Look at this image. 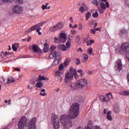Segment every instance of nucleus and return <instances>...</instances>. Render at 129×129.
Masks as SVG:
<instances>
[{
  "label": "nucleus",
  "instance_id": "nucleus-1",
  "mask_svg": "<svg viewBox=\"0 0 129 129\" xmlns=\"http://www.w3.org/2000/svg\"><path fill=\"white\" fill-rule=\"evenodd\" d=\"M80 105L77 103L73 104L69 111V114L62 115L60 117V121L61 124L64 126V129H68L72 126V118H76L79 115V109Z\"/></svg>",
  "mask_w": 129,
  "mask_h": 129
},
{
  "label": "nucleus",
  "instance_id": "nucleus-2",
  "mask_svg": "<svg viewBox=\"0 0 129 129\" xmlns=\"http://www.w3.org/2000/svg\"><path fill=\"white\" fill-rule=\"evenodd\" d=\"M37 118L33 117L30 120L29 122L27 123V117L26 116L22 117L18 124L19 129H35L36 122Z\"/></svg>",
  "mask_w": 129,
  "mask_h": 129
},
{
  "label": "nucleus",
  "instance_id": "nucleus-3",
  "mask_svg": "<svg viewBox=\"0 0 129 129\" xmlns=\"http://www.w3.org/2000/svg\"><path fill=\"white\" fill-rule=\"evenodd\" d=\"M85 86H87V80L85 79H79L76 83L71 84V87L73 89H79Z\"/></svg>",
  "mask_w": 129,
  "mask_h": 129
},
{
  "label": "nucleus",
  "instance_id": "nucleus-4",
  "mask_svg": "<svg viewBox=\"0 0 129 129\" xmlns=\"http://www.w3.org/2000/svg\"><path fill=\"white\" fill-rule=\"evenodd\" d=\"M120 48L123 52H124L126 57L129 61V43L128 42H124L122 43Z\"/></svg>",
  "mask_w": 129,
  "mask_h": 129
},
{
  "label": "nucleus",
  "instance_id": "nucleus-5",
  "mask_svg": "<svg viewBox=\"0 0 129 129\" xmlns=\"http://www.w3.org/2000/svg\"><path fill=\"white\" fill-rule=\"evenodd\" d=\"M52 121L54 129H59V118L57 115L53 114L52 116Z\"/></svg>",
  "mask_w": 129,
  "mask_h": 129
},
{
  "label": "nucleus",
  "instance_id": "nucleus-6",
  "mask_svg": "<svg viewBox=\"0 0 129 129\" xmlns=\"http://www.w3.org/2000/svg\"><path fill=\"white\" fill-rule=\"evenodd\" d=\"M12 11L15 14H22L23 10L21 6L16 5L13 7Z\"/></svg>",
  "mask_w": 129,
  "mask_h": 129
},
{
  "label": "nucleus",
  "instance_id": "nucleus-7",
  "mask_svg": "<svg viewBox=\"0 0 129 129\" xmlns=\"http://www.w3.org/2000/svg\"><path fill=\"white\" fill-rule=\"evenodd\" d=\"M115 70L117 71H120L121 69H122V63L121 62V59H118L115 62V67H114Z\"/></svg>",
  "mask_w": 129,
  "mask_h": 129
},
{
  "label": "nucleus",
  "instance_id": "nucleus-8",
  "mask_svg": "<svg viewBox=\"0 0 129 129\" xmlns=\"http://www.w3.org/2000/svg\"><path fill=\"white\" fill-rule=\"evenodd\" d=\"M67 46H66L64 45L60 44L58 46V48L59 50H61V51H68L69 50V48H70V46L71 45H70V42L68 41L66 43Z\"/></svg>",
  "mask_w": 129,
  "mask_h": 129
},
{
  "label": "nucleus",
  "instance_id": "nucleus-9",
  "mask_svg": "<svg viewBox=\"0 0 129 129\" xmlns=\"http://www.w3.org/2000/svg\"><path fill=\"white\" fill-rule=\"evenodd\" d=\"M73 78V73L72 71H70L66 75L65 78H64V82L66 83H68L71 79Z\"/></svg>",
  "mask_w": 129,
  "mask_h": 129
},
{
  "label": "nucleus",
  "instance_id": "nucleus-10",
  "mask_svg": "<svg viewBox=\"0 0 129 129\" xmlns=\"http://www.w3.org/2000/svg\"><path fill=\"white\" fill-rule=\"evenodd\" d=\"M31 47L34 53H37V54H41V53H42V50L36 44H32Z\"/></svg>",
  "mask_w": 129,
  "mask_h": 129
},
{
  "label": "nucleus",
  "instance_id": "nucleus-11",
  "mask_svg": "<svg viewBox=\"0 0 129 129\" xmlns=\"http://www.w3.org/2000/svg\"><path fill=\"white\" fill-rule=\"evenodd\" d=\"M44 24H46V21H43L42 22H40L39 23H38V24L36 25V27L37 28V30H36V32L38 33V35H42L41 32H40V30H42V28H41V27H42V26H43V25H44Z\"/></svg>",
  "mask_w": 129,
  "mask_h": 129
},
{
  "label": "nucleus",
  "instance_id": "nucleus-12",
  "mask_svg": "<svg viewBox=\"0 0 129 129\" xmlns=\"http://www.w3.org/2000/svg\"><path fill=\"white\" fill-rule=\"evenodd\" d=\"M59 38L61 40V43H65L66 42L67 37H66V34H65V33H60V35L59 36Z\"/></svg>",
  "mask_w": 129,
  "mask_h": 129
},
{
  "label": "nucleus",
  "instance_id": "nucleus-13",
  "mask_svg": "<svg viewBox=\"0 0 129 129\" xmlns=\"http://www.w3.org/2000/svg\"><path fill=\"white\" fill-rule=\"evenodd\" d=\"M60 54V57H61V53H57V51H55L54 52L51 53L49 54V57L50 59H53L54 58H56L57 59V57H58V55Z\"/></svg>",
  "mask_w": 129,
  "mask_h": 129
},
{
  "label": "nucleus",
  "instance_id": "nucleus-14",
  "mask_svg": "<svg viewBox=\"0 0 129 129\" xmlns=\"http://www.w3.org/2000/svg\"><path fill=\"white\" fill-rule=\"evenodd\" d=\"M105 97V102H109L110 101L111 99H112L113 98V96L111 94V93H109L106 95Z\"/></svg>",
  "mask_w": 129,
  "mask_h": 129
},
{
  "label": "nucleus",
  "instance_id": "nucleus-15",
  "mask_svg": "<svg viewBox=\"0 0 129 129\" xmlns=\"http://www.w3.org/2000/svg\"><path fill=\"white\" fill-rule=\"evenodd\" d=\"M54 60L53 62H52L53 66H57L58 64H59V62L60 61V59H61V56H60V54L57 55V57Z\"/></svg>",
  "mask_w": 129,
  "mask_h": 129
},
{
  "label": "nucleus",
  "instance_id": "nucleus-16",
  "mask_svg": "<svg viewBox=\"0 0 129 129\" xmlns=\"http://www.w3.org/2000/svg\"><path fill=\"white\" fill-rule=\"evenodd\" d=\"M119 35L121 37H123V36H126V35H127L126 33V30L124 28H122L120 30Z\"/></svg>",
  "mask_w": 129,
  "mask_h": 129
},
{
  "label": "nucleus",
  "instance_id": "nucleus-17",
  "mask_svg": "<svg viewBox=\"0 0 129 129\" xmlns=\"http://www.w3.org/2000/svg\"><path fill=\"white\" fill-rule=\"evenodd\" d=\"M70 71L72 72V73H73V76L76 79H77V78L79 77V76H78V74H77V72L75 71V70H73V69L71 68Z\"/></svg>",
  "mask_w": 129,
  "mask_h": 129
},
{
  "label": "nucleus",
  "instance_id": "nucleus-18",
  "mask_svg": "<svg viewBox=\"0 0 129 129\" xmlns=\"http://www.w3.org/2000/svg\"><path fill=\"white\" fill-rule=\"evenodd\" d=\"M106 117L108 120H112V117H111V111H109L107 113Z\"/></svg>",
  "mask_w": 129,
  "mask_h": 129
},
{
  "label": "nucleus",
  "instance_id": "nucleus-19",
  "mask_svg": "<svg viewBox=\"0 0 129 129\" xmlns=\"http://www.w3.org/2000/svg\"><path fill=\"white\" fill-rule=\"evenodd\" d=\"M120 95H123L124 96H128L129 95V91H123L120 92Z\"/></svg>",
  "mask_w": 129,
  "mask_h": 129
},
{
  "label": "nucleus",
  "instance_id": "nucleus-20",
  "mask_svg": "<svg viewBox=\"0 0 129 129\" xmlns=\"http://www.w3.org/2000/svg\"><path fill=\"white\" fill-rule=\"evenodd\" d=\"M85 10H87V8L86 6H82L79 8V12L82 14H83L85 12Z\"/></svg>",
  "mask_w": 129,
  "mask_h": 129
},
{
  "label": "nucleus",
  "instance_id": "nucleus-21",
  "mask_svg": "<svg viewBox=\"0 0 129 129\" xmlns=\"http://www.w3.org/2000/svg\"><path fill=\"white\" fill-rule=\"evenodd\" d=\"M11 82H15V80L13 78V77H10L7 79V84H10Z\"/></svg>",
  "mask_w": 129,
  "mask_h": 129
},
{
  "label": "nucleus",
  "instance_id": "nucleus-22",
  "mask_svg": "<svg viewBox=\"0 0 129 129\" xmlns=\"http://www.w3.org/2000/svg\"><path fill=\"white\" fill-rule=\"evenodd\" d=\"M49 31L50 32H56V31H58V29L57 28V26H56V25H54L53 26L49 28Z\"/></svg>",
  "mask_w": 129,
  "mask_h": 129
},
{
  "label": "nucleus",
  "instance_id": "nucleus-23",
  "mask_svg": "<svg viewBox=\"0 0 129 129\" xmlns=\"http://www.w3.org/2000/svg\"><path fill=\"white\" fill-rule=\"evenodd\" d=\"M55 76H56V77L58 78V77L62 76L63 73H62L61 72V71L58 70L55 73Z\"/></svg>",
  "mask_w": 129,
  "mask_h": 129
},
{
  "label": "nucleus",
  "instance_id": "nucleus-24",
  "mask_svg": "<svg viewBox=\"0 0 129 129\" xmlns=\"http://www.w3.org/2000/svg\"><path fill=\"white\" fill-rule=\"evenodd\" d=\"M57 30H60L63 28V24L61 23V22H59L57 24L55 25Z\"/></svg>",
  "mask_w": 129,
  "mask_h": 129
},
{
  "label": "nucleus",
  "instance_id": "nucleus-25",
  "mask_svg": "<svg viewBox=\"0 0 129 129\" xmlns=\"http://www.w3.org/2000/svg\"><path fill=\"white\" fill-rule=\"evenodd\" d=\"M49 5V4L48 3H46L45 4V5H42V10H49V9L50 8V6H48Z\"/></svg>",
  "mask_w": 129,
  "mask_h": 129
},
{
  "label": "nucleus",
  "instance_id": "nucleus-26",
  "mask_svg": "<svg viewBox=\"0 0 129 129\" xmlns=\"http://www.w3.org/2000/svg\"><path fill=\"white\" fill-rule=\"evenodd\" d=\"M38 79L39 80H40V81H42V80H46V81L49 80V79L47 77H42L41 76H39L38 77Z\"/></svg>",
  "mask_w": 129,
  "mask_h": 129
},
{
  "label": "nucleus",
  "instance_id": "nucleus-27",
  "mask_svg": "<svg viewBox=\"0 0 129 129\" xmlns=\"http://www.w3.org/2000/svg\"><path fill=\"white\" fill-rule=\"evenodd\" d=\"M99 100L102 102H105V101H106V100H105V97L103 95L100 96Z\"/></svg>",
  "mask_w": 129,
  "mask_h": 129
},
{
  "label": "nucleus",
  "instance_id": "nucleus-28",
  "mask_svg": "<svg viewBox=\"0 0 129 129\" xmlns=\"http://www.w3.org/2000/svg\"><path fill=\"white\" fill-rule=\"evenodd\" d=\"M85 17L86 21H88V20H89V18L91 17V13L90 12L87 13L86 14Z\"/></svg>",
  "mask_w": 129,
  "mask_h": 129
},
{
  "label": "nucleus",
  "instance_id": "nucleus-29",
  "mask_svg": "<svg viewBox=\"0 0 129 129\" xmlns=\"http://www.w3.org/2000/svg\"><path fill=\"white\" fill-rule=\"evenodd\" d=\"M54 43H58V44H61L62 43V41H61V39L59 38V37L58 38H54Z\"/></svg>",
  "mask_w": 129,
  "mask_h": 129
},
{
  "label": "nucleus",
  "instance_id": "nucleus-30",
  "mask_svg": "<svg viewBox=\"0 0 129 129\" xmlns=\"http://www.w3.org/2000/svg\"><path fill=\"white\" fill-rule=\"evenodd\" d=\"M93 43H94V40L90 39L89 41L87 42V46H91V45H92Z\"/></svg>",
  "mask_w": 129,
  "mask_h": 129
},
{
  "label": "nucleus",
  "instance_id": "nucleus-31",
  "mask_svg": "<svg viewBox=\"0 0 129 129\" xmlns=\"http://www.w3.org/2000/svg\"><path fill=\"white\" fill-rule=\"evenodd\" d=\"M101 8L104 9V10L106 9V4L104 2H102L100 4Z\"/></svg>",
  "mask_w": 129,
  "mask_h": 129
},
{
  "label": "nucleus",
  "instance_id": "nucleus-32",
  "mask_svg": "<svg viewBox=\"0 0 129 129\" xmlns=\"http://www.w3.org/2000/svg\"><path fill=\"white\" fill-rule=\"evenodd\" d=\"M12 1L14 3H16V4H19V5H22L24 3L23 0H12Z\"/></svg>",
  "mask_w": 129,
  "mask_h": 129
},
{
  "label": "nucleus",
  "instance_id": "nucleus-33",
  "mask_svg": "<svg viewBox=\"0 0 129 129\" xmlns=\"http://www.w3.org/2000/svg\"><path fill=\"white\" fill-rule=\"evenodd\" d=\"M92 52H93V49L92 48H90L87 50V53L89 55H92L93 56L94 54H92Z\"/></svg>",
  "mask_w": 129,
  "mask_h": 129
},
{
  "label": "nucleus",
  "instance_id": "nucleus-34",
  "mask_svg": "<svg viewBox=\"0 0 129 129\" xmlns=\"http://www.w3.org/2000/svg\"><path fill=\"white\" fill-rule=\"evenodd\" d=\"M45 91L46 90L44 89H43L40 93V95H41V96H46V93H45Z\"/></svg>",
  "mask_w": 129,
  "mask_h": 129
},
{
  "label": "nucleus",
  "instance_id": "nucleus-35",
  "mask_svg": "<svg viewBox=\"0 0 129 129\" xmlns=\"http://www.w3.org/2000/svg\"><path fill=\"white\" fill-rule=\"evenodd\" d=\"M36 29H38L37 25L33 26L31 27L30 29L28 30V32H31L32 31H35Z\"/></svg>",
  "mask_w": 129,
  "mask_h": 129
},
{
  "label": "nucleus",
  "instance_id": "nucleus-36",
  "mask_svg": "<svg viewBox=\"0 0 129 129\" xmlns=\"http://www.w3.org/2000/svg\"><path fill=\"white\" fill-rule=\"evenodd\" d=\"M84 62H86L88 60V55L85 54H83Z\"/></svg>",
  "mask_w": 129,
  "mask_h": 129
},
{
  "label": "nucleus",
  "instance_id": "nucleus-37",
  "mask_svg": "<svg viewBox=\"0 0 129 129\" xmlns=\"http://www.w3.org/2000/svg\"><path fill=\"white\" fill-rule=\"evenodd\" d=\"M70 59H66V60L64 62V66H68V65H69V63H70Z\"/></svg>",
  "mask_w": 129,
  "mask_h": 129
},
{
  "label": "nucleus",
  "instance_id": "nucleus-38",
  "mask_svg": "<svg viewBox=\"0 0 129 129\" xmlns=\"http://www.w3.org/2000/svg\"><path fill=\"white\" fill-rule=\"evenodd\" d=\"M36 87H37V88H41V87H42V86H43V83H36Z\"/></svg>",
  "mask_w": 129,
  "mask_h": 129
},
{
  "label": "nucleus",
  "instance_id": "nucleus-39",
  "mask_svg": "<svg viewBox=\"0 0 129 129\" xmlns=\"http://www.w3.org/2000/svg\"><path fill=\"white\" fill-rule=\"evenodd\" d=\"M113 110V111H114V112H116L117 113H118V112H120V109H119V107L114 108Z\"/></svg>",
  "mask_w": 129,
  "mask_h": 129
},
{
  "label": "nucleus",
  "instance_id": "nucleus-40",
  "mask_svg": "<svg viewBox=\"0 0 129 129\" xmlns=\"http://www.w3.org/2000/svg\"><path fill=\"white\" fill-rule=\"evenodd\" d=\"M99 13L101 14H103V12L104 11H105V9H104L103 8H99L98 9Z\"/></svg>",
  "mask_w": 129,
  "mask_h": 129
},
{
  "label": "nucleus",
  "instance_id": "nucleus-41",
  "mask_svg": "<svg viewBox=\"0 0 129 129\" xmlns=\"http://www.w3.org/2000/svg\"><path fill=\"white\" fill-rule=\"evenodd\" d=\"M92 17L95 18H98V13H97V11H96V13L93 14Z\"/></svg>",
  "mask_w": 129,
  "mask_h": 129
},
{
  "label": "nucleus",
  "instance_id": "nucleus-42",
  "mask_svg": "<svg viewBox=\"0 0 129 129\" xmlns=\"http://www.w3.org/2000/svg\"><path fill=\"white\" fill-rule=\"evenodd\" d=\"M102 3H105L106 5L107 8H109V4H108V2H106L107 0H101Z\"/></svg>",
  "mask_w": 129,
  "mask_h": 129
},
{
  "label": "nucleus",
  "instance_id": "nucleus-43",
  "mask_svg": "<svg viewBox=\"0 0 129 129\" xmlns=\"http://www.w3.org/2000/svg\"><path fill=\"white\" fill-rule=\"evenodd\" d=\"M92 3L93 5H95V6H98V2H97V0H92Z\"/></svg>",
  "mask_w": 129,
  "mask_h": 129
},
{
  "label": "nucleus",
  "instance_id": "nucleus-44",
  "mask_svg": "<svg viewBox=\"0 0 129 129\" xmlns=\"http://www.w3.org/2000/svg\"><path fill=\"white\" fill-rule=\"evenodd\" d=\"M78 72L81 74V76H83V75H84V73H83V71L81 69L78 70Z\"/></svg>",
  "mask_w": 129,
  "mask_h": 129
},
{
  "label": "nucleus",
  "instance_id": "nucleus-45",
  "mask_svg": "<svg viewBox=\"0 0 129 129\" xmlns=\"http://www.w3.org/2000/svg\"><path fill=\"white\" fill-rule=\"evenodd\" d=\"M12 49L13 51H15V52H16L18 50V48L16 46H15L14 44L12 45Z\"/></svg>",
  "mask_w": 129,
  "mask_h": 129
},
{
  "label": "nucleus",
  "instance_id": "nucleus-46",
  "mask_svg": "<svg viewBox=\"0 0 129 129\" xmlns=\"http://www.w3.org/2000/svg\"><path fill=\"white\" fill-rule=\"evenodd\" d=\"M64 68V66L62 64H60L59 67V71H61V70H63Z\"/></svg>",
  "mask_w": 129,
  "mask_h": 129
},
{
  "label": "nucleus",
  "instance_id": "nucleus-47",
  "mask_svg": "<svg viewBox=\"0 0 129 129\" xmlns=\"http://www.w3.org/2000/svg\"><path fill=\"white\" fill-rule=\"evenodd\" d=\"M82 29H83L82 24H80L79 25V31H82Z\"/></svg>",
  "mask_w": 129,
  "mask_h": 129
},
{
  "label": "nucleus",
  "instance_id": "nucleus-48",
  "mask_svg": "<svg viewBox=\"0 0 129 129\" xmlns=\"http://www.w3.org/2000/svg\"><path fill=\"white\" fill-rule=\"evenodd\" d=\"M54 49H56V47H55V46H51V47H50L51 51V52H53Z\"/></svg>",
  "mask_w": 129,
  "mask_h": 129
},
{
  "label": "nucleus",
  "instance_id": "nucleus-49",
  "mask_svg": "<svg viewBox=\"0 0 129 129\" xmlns=\"http://www.w3.org/2000/svg\"><path fill=\"white\" fill-rule=\"evenodd\" d=\"M48 50H49V48H47L44 47V48H43V52L44 53H47V52H48Z\"/></svg>",
  "mask_w": 129,
  "mask_h": 129
},
{
  "label": "nucleus",
  "instance_id": "nucleus-50",
  "mask_svg": "<svg viewBox=\"0 0 129 129\" xmlns=\"http://www.w3.org/2000/svg\"><path fill=\"white\" fill-rule=\"evenodd\" d=\"M13 45L16 47V48L18 49V48H19L20 47V45L19 44V43H15L13 44Z\"/></svg>",
  "mask_w": 129,
  "mask_h": 129
},
{
  "label": "nucleus",
  "instance_id": "nucleus-51",
  "mask_svg": "<svg viewBox=\"0 0 129 129\" xmlns=\"http://www.w3.org/2000/svg\"><path fill=\"white\" fill-rule=\"evenodd\" d=\"M91 32L92 34H95V33H96V31L95 30V29H94L91 30Z\"/></svg>",
  "mask_w": 129,
  "mask_h": 129
},
{
  "label": "nucleus",
  "instance_id": "nucleus-52",
  "mask_svg": "<svg viewBox=\"0 0 129 129\" xmlns=\"http://www.w3.org/2000/svg\"><path fill=\"white\" fill-rule=\"evenodd\" d=\"M76 64L77 65H79L80 64V60H79V59H77Z\"/></svg>",
  "mask_w": 129,
  "mask_h": 129
},
{
  "label": "nucleus",
  "instance_id": "nucleus-53",
  "mask_svg": "<svg viewBox=\"0 0 129 129\" xmlns=\"http://www.w3.org/2000/svg\"><path fill=\"white\" fill-rule=\"evenodd\" d=\"M71 32L72 35H75L76 34V31L75 30H71Z\"/></svg>",
  "mask_w": 129,
  "mask_h": 129
},
{
  "label": "nucleus",
  "instance_id": "nucleus-54",
  "mask_svg": "<svg viewBox=\"0 0 129 129\" xmlns=\"http://www.w3.org/2000/svg\"><path fill=\"white\" fill-rule=\"evenodd\" d=\"M69 21L71 22V24H73V18L70 17Z\"/></svg>",
  "mask_w": 129,
  "mask_h": 129
},
{
  "label": "nucleus",
  "instance_id": "nucleus-55",
  "mask_svg": "<svg viewBox=\"0 0 129 129\" xmlns=\"http://www.w3.org/2000/svg\"><path fill=\"white\" fill-rule=\"evenodd\" d=\"M0 82L1 83H4L5 82V78H4V77L2 78V80L0 81Z\"/></svg>",
  "mask_w": 129,
  "mask_h": 129
},
{
  "label": "nucleus",
  "instance_id": "nucleus-56",
  "mask_svg": "<svg viewBox=\"0 0 129 129\" xmlns=\"http://www.w3.org/2000/svg\"><path fill=\"white\" fill-rule=\"evenodd\" d=\"M11 53L8 52V51L5 52V54H4L5 56H7V55H10Z\"/></svg>",
  "mask_w": 129,
  "mask_h": 129
},
{
  "label": "nucleus",
  "instance_id": "nucleus-57",
  "mask_svg": "<svg viewBox=\"0 0 129 129\" xmlns=\"http://www.w3.org/2000/svg\"><path fill=\"white\" fill-rule=\"evenodd\" d=\"M44 48H47L49 49V45H48V44H47V43L44 44Z\"/></svg>",
  "mask_w": 129,
  "mask_h": 129
},
{
  "label": "nucleus",
  "instance_id": "nucleus-58",
  "mask_svg": "<svg viewBox=\"0 0 129 129\" xmlns=\"http://www.w3.org/2000/svg\"><path fill=\"white\" fill-rule=\"evenodd\" d=\"M3 3H9L11 0H1Z\"/></svg>",
  "mask_w": 129,
  "mask_h": 129
},
{
  "label": "nucleus",
  "instance_id": "nucleus-59",
  "mask_svg": "<svg viewBox=\"0 0 129 129\" xmlns=\"http://www.w3.org/2000/svg\"><path fill=\"white\" fill-rule=\"evenodd\" d=\"M15 70H16V71H18V72H20L21 71V69H20V68H16L15 69Z\"/></svg>",
  "mask_w": 129,
  "mask_h": 129
},
{
  "label": "nucleus",
  "instance_id": "nucleus-60",
  "mask_svg": "<svg viewBox=\"0 0 129 129\" xmlns=\"http://www.w3.org/2000/svg\"><path fill=\"white\" fill-rule=\"evenodd\" d=\"M58 78L59 79L60 82H61V81H62V79H63L62 78V76H61L60 77H58Z\"/></svg>",
  "mask_w": 129,
  "mask_h": 129
},
{
  "label": "nucleus",
  "instance_id": "nucleus-61",
  "mask_svg": "<svg viewBox=\"0 0 129 129\" xmlns=\"http://www.w3.org/2000/svg\"><path fill=\"white\" fill-rule=\"evenodd\" d=\"M31 39H32V37H28V39H27V42H29L30 41H31Z\"/></svg>",
  "mask_w": 129,
  "mask_h": 129
},
{
  "label": "nucleus",
  "instance_id": "nucleus-62",
  "mask_svg": "<svg viewBox=\"0 0 129 129\" xmlns=\"http://www.w3.org/2000/svg\"><path fill=\"white\" fill-rule=\"evenodd\" d=\"M78 52H82V49L81 48H79L78 49Z\"/></svg>",
  "mask_w": 129,
  "mask_h": 129
},
{
  "label": "nucleus",
  "instance_id": "nucleus-63",
  "mask_svg": "<svg viewBox=\"0 0 129 129\" xmlns=\"http://www.w3.org/2000/svg\"><path fill=\"white\" fill-rule=\"evenodd\" d=\"M70 28L71 29H74V26H73L72 24H70Z\"/></svg>",
  "mask_w": 129,
  "mask_h": 129
},
{
  "label": "nucleus",
  "instance_id": "nucleus-64",
  "mask_svg": "<svg viewBox=\"0 0 129 129\" xmlns=\"http://www.w3.org/2000/svg\"><path fill=\"white\" fill-rule=\"evenodd\" d=\"M96 31H99V32H100V31H101V30L100 29V28H97L96 29H95Z\"/></svg>",
  "mask_w": 129,
  "mask_h": 129
}]
</instances>
